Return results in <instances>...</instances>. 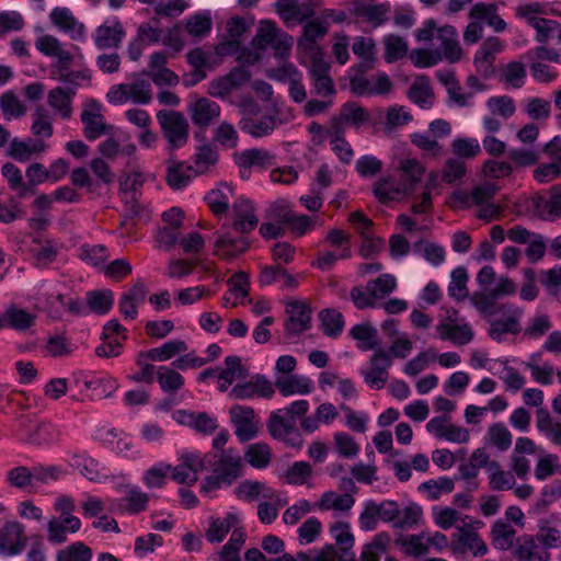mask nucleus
<instances>
[{"mask_svg":"<svg viewBox=\"0 0 561 561\" xmlns=\"http://www.w3.org/2000/svg\"><path fill=\"white\" fill-rule=\"evenodd\" d=\"M496 299L491 290L488 294L474 293L470 297L471 304L483 317L499 316L503 318L491 321L489 329V335L494 341L501 342L504 334L520 332V319L524 311L511 302L499 304Z\"/></svg>","mask_w":561,"mask_h":561,"instance_id":"f257e3e1","label":"nucleus"},{"mask_svg":"<svg viewBox=\"0 0 561 561\" xmlns=\"http://www.w3.org/2000/svg\"><path fill=\"white\" fill-rule=\"evenodd\" d=\"M243 458L237 450L229 448L222 451L214 463L213 473L202 481L201 492L207 494L211 491L230 486L243 476Z\"/></svg>","mask_w":561,"mask_h":561,"instance_id":"f03ea898","label":"nucleus"},{"mask_svg":"<svg viewBox=\"0 0 561 561\" xmlns=\"http://www.w3.org/2000/svg\"><path fill=\"white\" fill-rule=\"evenodd\" d=\"M515 14L536 31L535 41L539 44L548 43L553 33L560 27V23L557 20L542 16L548 14V3L545 2L533 1L523 3L515 9Z\"/></svg>","mask_w":561,"mask_h":561,"instance_id":"7ed1b4c3","label":"nucleus"},{"mask_svg":"<svg viewBox=\"0 0 561 561\" xmlns=\"http://www.w3.org/2000/svg\"><path fill=\"white\" fill-rule=\"evenodd\" d=\"M144 76H135L129 82L112 85L106 93L107 101L114 105L127 102L149 104L152 100V87L151 81Z\"/></svg>","mask_w":561,"mask_h":561,"instance_id":"20e7f679","label":"nucleus"},{"mask_svg":"<svg viewBox=\"0 0 561 561\" xmlns=\"http://www.w3.org/2000/svg\"><path fill=\"white\" fill-rule=\"evenodd\" d=\"M169 149L174 150L185 146L188 139V123L185 116L175 111L161 110L157 113Z\"/></svg>","mask_w":561,"mask_h":561,"instance_id":"39448f33","label":"nucleus"},{"mask_svg":"<svg viewBox=\"0 0 561 561\" xmlns=\"http://www.w3.org/2000/svg\"><path fill=\"white\" fill-rule=\"evenodd\" d=\"M449 549L454 554L470 553L473 557H483L489 552L488 545L470 523L451 534Z\"/></svg>","mask_w":561,"mask_h":561,"instance_id":"423d86ee","label":"nucleus"},{"mask_svg":"<svg viewBox=\"0 0 561 561\" xmlns=\"http://www.w3.org/2000/svg\"><path fill=\"white\" fill-rule=\"evenodd\" d=\"M20 430L22 439L36 447H49L59 443L62 437L61 431L49 422L32 424L30 419H21Z\"/></svg>","mask_w":561,"mask_h":561,"instance_id":"0eeeda50","label":"nucleus"},{"mask_svg":"<svg viewBox=\"0 0 561 561\" xmlns=\"http://www.w3.org/2000/svg\"><path fill=\"white\" fill-rule=\"evenodd\" d=\"M280 409L271 412L266 424L268 433L287 446L300 448L304 440L296 427V422L291 420V416L284 415Z\"/></svg>","mask_w":561,"mask_h":561,"instance_id":"6e6552de","label":"nucleus"},{"mask_svg":"<svg viewBox=\"0 0 561 561\" xmlns=\"http://www.w3.org/2000/svg\"><path fill=\"white\" fill-rule=\"evenodd\" d=\"M436 332L442 341H448L456 346L469 344L474 336L471 327L458 319L457 311H453L442 319L436 325Z\"/></svg>","mask_w":561,"mask_h":561,"instance_id":"1a4fd4ad","label":"nucleus"},{"mask_svg":"<svg viewBox=\"0 0 561 561\" xmlns=\"http://www.w3.org/2000/svg\"><path fill=\"white\" fill-rule=\"evenodd\" d=\"M179 463L171 466V479L180 484H195L198 473L206 468L205 457L201 453L185 451L179 457Z\"/></svg>","mask_w":561,"mask_h":561,"instance_id":"9d476101","label":"nucleus"},{"mask_svg":"<svg viewBox=\"0 0 561 561\" xmlns=\"http://www.w3.org/2000/svg\"><path fill=\"white\" fill-rule=\"evenodd\" d=\"M274 393L272 381L263 375H254L251 379L234 385L228 392V397L232 400L271 399Z\"/></svg>","mask_w":561,"mask_h":561,"instance_id":"9b49d317","label":"nucleus"},{"mask_svg":"<svg viewBox=\"0 0 561 561\" xmlns=\"http://www.w3.org/2000/svg\"><path fill=\"white\" fill-rule=\"evenodd\" d=\"M392 363V357L387 351L377 350L369 359V367L360 370L366 385L371 389H382L388 381V369Z\"/></svg>","mask_w":561,"mask_h":561,"instance_id":"f8f14e48","label":"nucleus"},{"mask_svg":"<svg viewBox=\"0 0 561 561\" xmlns=\"http://www.w3.org/2000/svg\"><path fill=\"white\" fill-rule=\"evenodd\" d=\"M230 420L234 425V434L241 443L257 436L259 420L253 408L236 404L230 408Z\"/></svg>","mask_w":561,"mask_h":561,"instance_id":"ddd939ff","label":"nucleus"},{"mask_svg":"<svg viewBox=\"0 0 561 561\" xmlns=\"http://www.w3.org/2000/svg\"><path fill=\"white\" fill-rule=\"evenodd\" d=\"M126 31L117 18H111L99 25L92 34V39L98 49H116L121 47Z\"/></svg>","mask_w":561,"mask_h":561,"instance_id":"4468645a","label":"nucleus"},{"mask_svg":"<svg viewBox=\"0 0 561 561\" xmlns=\"http://www.w3.org/2000/svg\"><path fill=\"white\" fill-rule=\"evenodd\" d=\"M233 493L239 500L245 502L263 499L276 501L280 505L288 504L287 499H283L277 491L261 481L244 480L234 489Z\"/></svg>","mask_w":561,"mask_h":561,"instance_id":"2eb2a0df","label":"nucleus"},{"mask_svg":"<svg viewBox=\"0 0 561 561\" xmlns=\"http://www.w3.org/2000/svg\"><path fill=\"white\" fill-rule=\"evenodd\" d=\"M81 122L84 126V136L88 140L91 141L108 134L112 128L105 123V118L101 113V105L95 101L88 104L87 107L82 111Z\"/></svg>","mask_w":561,"mask_h":561,"instance_id":"dca6fc26","label":"nucleus"},{"mask_svg":"<svg viewBox=\"0 0 561 561\" xmlns=\"http://www.w3.org/2000/svg\"><path fill=\"white\" fill-rule=\"evenodd\" d=\"M232 228L245 234L254 230L259 224L253 203L247 198H239L232 204Z\"/></svg>","mask_w":561,"mask_h":561,"instance_id":"f3484780","label":"nucleus"},{"mask_svg":"<svg viewBox=\"0 0 561 561\" xmlns=\"http://www.w3.org/2000/svg\"><path fill=\"white\" fill-rule=\"evenodd\" d=\"M24 526L19 522H9L0 528V553L16 556L26 546Z\"/></svg>","mask_w":561,"mask_h":561,"instance_id":"a211bd4d","label":"nucleus"},{"mask_svg":"<svg viewBox=\"0 0 561 561\" xmlns=\"http://www.w3.org/2000/svg\"><path fill=\"white\" fill-rule=\"evenodd\" d=\"M288 320L285 331L288 335H297L308 330L311 321V309L302 301L293 300L286 305Z\"/></svg>","mask_w":561,"mask_h":561,"instance_id":"6ab92c4d","label":"nucleus"},{"mask_svg":"<svg viewBox=\"0 0 561 561\" xmlns=\"http://www.w3.org/2000/svg\"><path fill=\"white\" fill-rule=\"evenodd\" d=\"M51 23L59 30L69 34L73 41H84L85 26L79 22L68 8H55L49 14Z\"/></svg>","mask_w":561,"mask_h":561,"instance_id":"aec40b11","label":"nucleus"},{"mask_svg":"<svg viewBox=\"0 0 561 561\" xmlns=\"http://www.w3.org/2000/svg\"><path fill=\"white\" fill-rule=\"evenodd\" d=\"M468 16L470 20H477L480 24H485L494 32L501 33L506 30V22L499 14L497 3L477 2L474 3Z\"/></svg>","mask_w":561,"mask_h":561,"instance_id":"412c9836","label":"nucleus"},{"mask_svg":"<svg viewBox=\"0 0 561 561\" xmlns=\"http://www.w3.org/2000/svg\"><path fill=\"white\" fill-rule=\"evenodd\" d=\"M275 5L277 13L288 27L302 23L313 14L310 4L299 0H278Z\"/></svg>","mask_w":561,"mask_h":561,"instance_id":"4be33fe9","label":"nucleus"},{"mask_svg":"<svg viewBox=\"0 0 561 561\" xmlns=\"http://www.w3.org/2000/svg\"><path fill=\"white\" fill-rule=\"evenodd\" d=\"M188 113L194 125L207 127L219 117L220 106L210 99L198 98L190 103Z\"/></svg>","mask_w":561,"mask_h":561,"instance_id":"5701e85b","label":"nucleus"},{"mask_svg":"<svg viewBox=\"0 0 561 561\" xmlns=\"http://www.w3.org/2000/svg\"><path fill=\"white\" fill-rule=\"evenodd\" d=\"M436 39L439 42L438 49L444 59L449 62H457L462 57V48L458 41V32L453 25H444L437 28Z\"/></svg>","mask_w":561,"mask_h":561,"instance_id":"b1692460","label":"nucleus"},{"mask_svg":"<svg viewBox=\"0 0 561 561\" xmlns=\"http://www.w3.org/2000/svg\"><path fill=\"white\" fill-rule=\"evenodd\" d=\"M504 48L503 43L497 37L486 38L474 55L473 64L481 75L488 77L493 72V62L499 53Z\"/></svg>","mask_w":561,"mask_h":561,"instance_id":"393cba45","label":"nucleus"},{"mask_svg":"<svg viewBox=\"0 0 561 561\" xmlns=\"http://www.w3.org/2000/svg\"><path fill=\"white\" fill-rule=\"evenodd\" d=\"M277 116V113L245 117L240 122V128L255 138H261L271 135L277 125L283 124Z\"/></svg>","mask_w":561,"mask_h":561,"instance_id":"a878e982","label":"nucleus"},{"mask_svg":"<svg viewBox=\"0 0 561 561\" xmlns=\"http://www.w3.org/2000/svg\"><path fill=\"white\" fill-rule=\"evenodd\" d=\"M214 253L222 260H232L245 252L249 243L244 237L232 238L229 231L217 232Z\"/></svg>","mask_w":561,"mask_h":561,"instance_id":"bb28decb","label":"nucleus"},{"mask_svg":"<svg viewBox=\"0 0 561 561\" xmlns=\"http://www.w3.org/2000/svg\"><path fill=\"white\" fill-rule=\"evenodd\" d=\"M329 531L335 545L339 546L340 561H355V553L353 551L355 538L351 531L350 524L336 522L330 527Z\"/></svg>","mask_w":561,"mask_h":561,"instance_id":"cd10ccee","label":"nucleus"},{"mask_svg":"<svg viewBox=\"0 0 561 561\" xmlns=\"http://www.w3.org/2000/svg\"><path fill=\"white\" fill-rule=\"evenodd\" d=\"M374 67L370 60H363L348 70L350 91L356 96L370 95L371 79L366 73Z\"/></svg>","mask_w":561,"mask_h":561,"instance_id":"c85d7f7f","label":"nucleus"},{"mask_svg":"<svg viewBox=\"0 0 561 561\" xmlns=\"http://www.w3.org/2000/svg\"><path fill=\"white\" fill-rule=\"evenodd\" d=\"M273 386L274 389L277 388L279 393L284 397L309 394L314 388L312 380L304 375L277 377Z\"/></svg>","mask_w":561,"mask_h":561,"instance_id":"c756f323","label":"nucleus"},{"mask_svg":"<svg viewBox=\"0 0 561 561\" xmlns=\"http://www.w3.org/2000/svg\"><path fill=\"white\" fill-rule=\"evenodd\" d=\"M537 215L548 221L561 218V187L551 188L548 196H539L534 202Z\"/></svg>","mask_w":561,"mask_h":561,"instance_id":"7c9ffc66","label":"nucleus"},{"mask_svg":"<svg viewBox=\"0 0 561 561\" xmlns=\"http://www.w3.org/2000/svg\"><path fill=\"white\" fill-rule=\"evenodd\" d=\"M147 296V289L140 282L136 283L128 290L124 291L119 299V311L125 319L134 320L138 316V306Z\"/></svg>","mask_w":561,"mask_h":561,"instance_id":"2f4dec72","label":"nucleus"},{"mask_svg":"<svg viewBox=\"0 0 561 561\" xmlns=\"http://www.w3.org/2000/svg\"><path fill=\"white\" fill-rule=\"evenodd\" d=\"M225 368L218 375V389L221 392L228 391L236 380L245 379L248 369L242 365L241 358L230 355L225 358Z\"/></svg>","mask_w":561,"mask_h":561,"instance_id":"473e14b6","label":"nucleus"},{"mask_svg":"<svg viewBox=\"0 0 561 561\" xmlns=\"http://www.w3.org/2000/svg\"><path fill=\"white\" fill-rule=\"evenodd\" d=\"M70 465L90 481L103 482L108 478L107 470L99 461L85 454L73 455L70 459Z\"/></svg>","mask_w":561,"mask_h":561,"instance_id":"72a5a7b5","label":"nucleus"},{"mask_svg":"<svg viewBox=\"0 0 561 561\" xmlns=\"http://www.w3.org/2000/svg\"><path fill=\"white\" fill-rule=\"evenodd\" d=\"M374 195L381 203L398 201L409 194L407 183H401L391 176L382 178L374 184Z\"/></svg>","mask_w":561,"mask_h":561,"instance_id":"f704fd0d","label":"nucleus"},{"mask_svg":"<svg viewBox=\"0 0 561 561\" xmlns=\"http://www.w3.org/2000/svg\"><path fill=\"white\" fill-rule=\"evenodd\" d=\"M260 283L263 286L279 283L283 289H295L299 284L298 276L289 274L280 264L263 267L260 274Z\"/></svg>","mask_w":561,"mask_h":561,"instance_id":"c9c22d12","label":"nucleus"},{"mask_svg":"<svg viewBox=\"0 0 561 561\" xmlns=\"http://www.w3.org/2000/svg\"><path fill=\"white\" fill-rule=\"evenodd\" d=\"M515 554L523 561H549L550 552L542 548L537 538L522 536L517 539Z\"/></svg>","mask_w":561,"mask_h":561,"instance_id":"e433bc0d","label":"nucleus"},{"mask_svg":"<svg viewBox=\"0 0 561 561\" xmlns=\"http://www.w3.org/2000/svg\"><path fill=\"white\" fill-rule=\"evenodd\" d=\"M73 96V88L56 87L48 92L47 103L64 119H69L72 115Z\"/></svg>","mask_w":561,"mask_h":561,"instance_id":"4c0bfd02","label":"nucleus"},{"mask_svg":"<svg viewBox=\"0 0 561 561\" xmlns=\"http://www.w3.org/2000/svg\"><path fill=\"white\" fill-rule=\"evenodd\" d=\"M122 492L124 493L122 501L124 502L125 511L128 514H139L147 510L150 496L138 485L130 483L124 484L122 486Z\"/></svg>","mask_w":561,"mask_h":561,"instance_id":"58836bf2","label":"nucleus"},{"mask_svg":"<svg viewBox=\"0 0 561 561\" xmlns=\"http://www.w3.org/2000/svg\"><path fill=\"white\" fill-rule=\"evenodd\" d=\"M249 168L264 171L275 164V154L263 148H251L236 153Z\"/></svg>","mask_w":561,"mask_h":561,"instance_id":"ea45409f","label":"nucleus"},{"mask_svg":"<svg viewBox=\"0 0 561 561\" xmlns=\"http://www.w3.org/2000/svg\"><path fill=\"white\" fill-rule=\"evenodd\" d=\"M30 252L38 267H45L53 263L58 254V248L53 240L34 238Z\"/></svg>","mask_w":561,"mask_h":561,"instance_id":"a19ab883","label":"nucleus"},{"mask_svg":"<svg viewBox=\"0 0 561 561\" xmlns=\"http://www.w3.org/2000/svg\"><path fill=\"white\" fill-rule=\"evenodd\" d=\"M188 350L187 344L182 340H170L160 346L152 347L141 352V356L153 362H167L176 355L185 353Z\"/></svg>","mask_w":561,"mask_h":561,"instance_id":"79ce46f5","label":"nucleus"},{"mask_svg":"<svg viewBox=\"0 0 561 561\" xmlns=\"http://www.w3.org/2000/svg\"><path fill=\"white\" fill-rule=\"evenodd\" d=\"M240 523L239 515L228 513L224 517L213 518L206 531V539L211 543L221 542L226 535Z\"/></svg>","mask_w":561,"mask_h":561,"instance_id":"37998d69","label":"nucleus"},{"mask_svg":"<svg viewBox=\"0 0 561 561\" xmlns=\"http://www.w3.org/2000/svg\"><path fill=\"white\" fill-rule=\"evenodd\" d=\"M433 519L437 527L447 530L455 527L458 530L461 525H468L470 517L460 513L459 511L451 507H439L433 508Z\"/></svg>","mask_w":561,"mask_h":561,"instance_id":"c03bdc74","label":"nucleus"},{"mask_svg":"<svg viewBox=\"0 0 561 561\" xmlns=\"http://www.w3.org/2000/svg\"><path fill=\"white\" fill-rule=\"evenodd\" d=\"M46 146L41 140H19L14 138L10 141L8 156L20 162H26L33 154L41 153Z\"/></svg>","mask_w":561,"mask_h":561,"instance_id":"a18cd8bd","label":"nucleus"},{"mask_svg":"<svg viewBox=\"0 0 561 561\" xmlns=\"http://www.w3.org/2000/svg\"><path fill=\"white\" fill-rule=\"evenodd\" d=\"M355 503L352 494H337L334 491L324 492L316 503L314 508L319 511L334 510L339 512H348Z\"/></svg>","mask_w":561,"mask_h":561,"instance_id":"49530a36","label":"nucleus"},{"mask_svg":"<svg viewBox=\"0 0 561 561\" xmlns=\"http://www.w3.org/2000/svg\"><path fill=\"white\" fill-rule=\"evenodd\" d=\"M350 335L357 342V347L363 351L375 350L379 346L378 331L370 323H360L350 330Z\"/></svg>","mask_w":561,"mask_h":561,"instance_id":"de8ad7c7","label":"nucleus"},{"mask_svg":"<svg viewBox=\"0 0 561 561\" xmlns=\"http://www.w3.org/2000/svg\"><path fill=\"white\" fill-rule=\"evenodd\" d=\"M194 174L192 165L183 162H170L167 168L165 180L172 190H182L188 185Z\"/></svg>","mask_w":561,"mask_h":561,"instance_id":"09e8293b","label":"nucleus"},{"mask_svg":"<svg viewBox=\"0 0 561 561\" xmlns=\"http://www.w3.org/2000/svg\"><path fill=\"white\" fill-rule=\"evenodd\" d=\"M227 284L229 286V294L233 296L231 307L252 304V299L249 298L250 282L248 274L244 272L234 273L227 280Z\"/></svg>","mask_w":561,"mask_h":561,"instance_id":"8fccbe9b","label":"nucleus"},{"mask_svg":"<svg viewBox=\"0 0 561 561\" xmlns=\"http://www.w3.org/2000/svg\"><path fill=\"white\" fill-rule=\"evenodd\" d=\"M233 195V188L222 183L218 187L208 192L205 201L215 215H224L229 208L230 198Z\"/></svg>","mask_w":561,"mask_h":561,"instance_id":"3c124183","label":"nucleus"},{"mask_svg":"<svg viewBox=\"0 0 561 561\" xmlns=\"http://www.w3.org/2000/svg\"><path fill=\"white\" fill-rule=\"evenodd\" d=\"M483 440L488 446H493L500 451H506L512 446L513 437L508 428L503 423L497 422L488 427Z\"/></svg>","mask_w":561,"mask_h":561,"instance_id":"603ef678","label":"nucleus"},{"mask_svg":"<svg viewBox=\"0 0 561 561\" xmlns=\"http://www.w3.org/2000/svg\"><path fill=\"white\" fill-rule=\"evenodd\" d=\"M245 461L256 469L266 468L272 460V449L266 443L250 444L244 451Z\"/></svg>","mask_w":561,"mask_h":561,"instance_id":"864d4df0","label":"nucleus"},{"mask_svg":"<svg viewBox=\"0 0 561 561\" xmlns=\"http://www.w3.org/2000/svg\"><path fill=\"white\" fill-rule=\"evenodd\" d=\"M516 530L510 524L499 519L491 528L492 543L496 549L508 550L514 545Z\"/></svg>","mask_w":561,"mask_h":561,"instance_id":"5fc2aeb1","label":"nucleus"},{"mask_svg":"<svg viewBox=\"0 0 561 561\" xmlns=\"http://www.w3.org/2000/svg\"><path fill=\"white\" fill-rule=\"evenodd\" d=\"M35 319V314L15 305H11L5 309L4 320L7 321V327L15 331L28 330L34 324Z\"/></svg>","mask_w":561,"mask_h":561,"instance_id":"6e6d98bb","label":"nucleus"},{"mask_svg":"<svg viewBox=\"0 0 561 561\" xmlns=\"http://www.w3.org/2000/svg\"><path fill=\"white\" fill-rule=\"evenodd\" d=\"M321 330L329 337H337L344 329V317L336 309H325L319 313Z\"/></svg>","mask_w":561,"mask_h":561,"instance_id":"4d7b16f0","label":"nucleus"},{"mask_svg":"<svg viewBox=\"0 0 561 561\" xmlns=\"http://www.w3.org/2000/svg\"><path fill=\"white\" fill-rule=\"evenodd\" d=\"M157 380L161 390L167 393L176 392L184 386L183 376L169 366L157 368Z\"/></svg>","mask_w":561,"mask_h":561,"instance_id":"13d9d810","label":"nucleus"},{"mask_svg":"<svg viewBox=\"0 0 561 561\" xmlns=\"http://www.w3.org/2000/svg\"><path fill=\"white\" fill-rule=\"evenodd\" d=\"M527 71L522 61H510L500 75V81L514 89H520L526 82Z\"/></svg>","mask_w":561,"mask_h":561,"instance_id":"bf43d9fd","label":"nucleus"},{"mask_svg":"<svg viewBox=\"0 0 561 561\" xmlns=\"http://www.w3.org/2000/svg\"><path fill=\"white\" fill-rule=\"evenodd\" d=\"M170 472L171 465L160 461L144 472L141 481L148 489H161L165 485Z\"/></svg>","mask_w":561,"mask_h":561,"instance_id":"052dcab7","label":"nucleus"},{"mask_svg":"<svg viewBox=\"0 0 561 561\" xmlns=\"http://www.w3.org/2000/svg\"><path fill=\"white\" fill-rule=\"evenodd\" d=\"M495 192L496 186L493 183L486 182L480 186L474 187L470 195L461 192L455 193L454 199L460 205H465L469 199H472L474 204L481 206L489 203V201L494 196Z\"/></svg>","mask_w":561,"mask_h":561,"instance_id":"680f3d73","label":"nucleus"},{"mask_svg":"<svg viewBox=\"0 0 561 561\" xmlns=\"http://www.w3.org/2000/svg\"><path fill=\"white\" fill-rule=\"evenodd\" d=\"M389 542L390 537L387 533L377 534L370 542L364 546L358 561H380Z\"/></svg>","mask_w":561,"mask_h":561,"instance_id":"e2e57ef3","label":"nucleus"},{"mask_svg":"<svg viewBox=\"0 0 561 561\" xmlns=\"http://www.w3.org/2000/svg\"><path fill=\"white\" fill-rule=\"evenodd\" d=\"M489 485L493 491L512 490L515 485V476L504 471L497 461H493L489 472Z\"/></svg>","mask_w":561,"mask_h":561,"instance_id":"0e129e2a","label":"nucleus"},{"mask_svg":"<svg viewBox=\"0 0 561 561\" xmlns=\"http://www.w3.org/2000/svg\"><path fill=\"white\" fill-rule=\"evenodd\" d=\"M340 117L344 123L359 127L369 122L367 111L356 102H346L342 105Z\"/></svg>","mask_w":561,"mask_h":561,"instance_id":"69168bd1","label":"nucleus"},{"mask_svg":"<svg viewBox=\"0 0 561 561\" xmlns=\"http://www.w3.org/2000/svg\"><path fill=\"white\" fill-rule=\"evenodd\" d=\"M114 302V295L111 290H93L87 294V304L91 311L98 314L107 313Z\"/></svg>","mask_w":561,"mask_h":561,"instance_id":"338daca9","label":"nucleus"},{"mask_svg":"<svg viewBox=\"0 0 561 561\" xmlns=\"http://www.w3.org/2000/svg\"><path fill=\"white\" fill-rule=\"evenodd\" d=\"M92 550L81 541L75 542L57 552L56 561H91Z\"/></svg>","mask_w":561,"mask_h":561,"instance_id":"774afa93","label":"nucleus"}]
</instances>
